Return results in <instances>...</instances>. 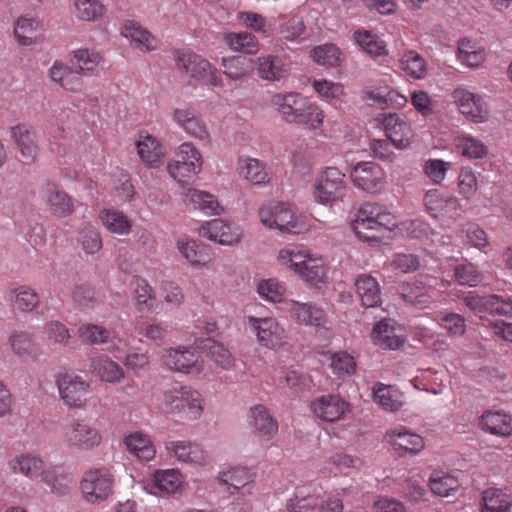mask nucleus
I'll return each instance as SVG.
<instances>
[{"mask_svg": "<svg viewBox=\"0 0 512 512\" xmlns=\"http://www.w3.org/2000/svg\"><path fill=\"white\" fill-rule=\"evenodd\" d=\"M453 143L457 152L470 160L483 159L488 154V147L471 134L459 133Z\"/></svg>", "mask_w": 512, "mask_h": 512, "instance_id": "864d4df0", "label": "nucleus"}, {"mask_svg": "<svg viewBox=\"0 0 512 512\" xmlns=\"http://www.w3.org/2000/svg\"><path fill=\"white\" fill-rule=\"evenodd\" d=\"M349 190L345 174L337 167L326 166L316 173L311 196L315 203L333 208L345 202Z\"/></svg>", "mask_w": 512, "mask_h": 512, "instance_id": "20e7f679", "label": "nucleus"}, {"mask_svg": "<svg viewBox=\"0 0 512 512\" xmlns=\"http://www.w3.org/2000/svg\"><path fill=\"white\" fill-rule=\"evenodd\" d=\"M385 136L397 150H407L414 142L412 125L396 113L384 114L380 120Z\"/></svg>", "mask_w": 512, "mask_h": 512, "instance_id": "aec40b11", "label": "nucleus"}, {"mask_svg": "<svg viewBox=\"0 0 512 512\" xmlns=\"http://www.w3.org/2000/svg\"><path fill=\"white\" fill-rule=\"evenodd\" d=\"M42 334L50 344L58 346H66L71 339L70 330L59 320L47 321L43 325Z\"/></svg>", "mask_w": 512, "mask_h": 512, "instance_id": "338daca9", "label": "nucleus"}, {"mask_svg": "<svg viewBox=\"0 0 512 512\" xmlns=\"http://www.w3.org/2000/svg\"><path fill=\"white\" fill-rule=\"evenodd\" d=\"M164 450L170 459L193 468H203L211 463L208 451L199 443L191 440H168Z\"/></svg>", "mask_w": 512, "mask_h": 512, "instance_id": "4468645a", "label": "nucleus"}, {"mask_svg": "<svg viewBox=\"0 0 512 512\" xmlns=\"http://www.w3.org/2000/svg\"><path fill=\"white\" fill-rule=\"evenodd\" d=\"M258 218L266 229L283 234L299 235L308 232L311 227L309 217L289 202L263 203L258 209Z\"/></svg>", "mask_w": 512, "mask_h": 512, "instance_id": "7ed1b4c3", "label": "nucleus"}, {"mask_svg": "<svg viewBox=\"0 0 512 512\" xmlns=\"http://www.w3.org/2000/svg\"><path fill=\"white\" fill-rule=\"evenodd\" d=\"M481 512H512V494L502 488L488 487L481 493Z\"/></svg>", "mask_w": 512, "mask_h": 512, "instance_id": "a19ab883", "label": "nucleus"}, {"mask_svg": "<svg viewBox=\"0 0 512 512\" xmlns=\"http://www.w3.org/2000/svg\"><path fill=\"white\" fill-rule=\"evenodd\" d=\"M451 98L466 120L475 124H482L489 120V107L482 95L458 87L452 91Z\"/></svg>", "mask_w": 512, "mask_h": 512, "instance_id": "dca6fc26", "label": "nucleus"}, {"mask_svg": "<svg viewBox=\"0 0 512 512\" xmlns=\"http://www.w3.org/2000/svg\"><path fill=\"white\" fill-rule=\"evenodd\" d=\"M197 233L200 237L225 247L237 246L244 236L241 226L221 218L203 222Z\"/></svg>", "mask_w": 512, "mask_h": 512, "instance_id": "2eb2a0df", "label": "nucleus"}, {"mask_svg": "<svg viewBox=\"0 0 512 512\" xmlns=\"http://www.w3.org/2000/svg\"><path fill=\"white\" fill-rule=\"evenodd\" d=\"M479 427L491 435L510 437L512 436V417L502 411H486L479 419Z\"/></svg>", "mask_w": 512, "mask_h": 512, "instance_id": "ea45409f", "label": "nucleus"}, {"mask_svg": "<svg viewBox=\"0 0 512 512\" xmlns=\"http://www.w3.org/2000/svg\"><path fill=\"white\" fill-rule=\"evenodd\" d=\"M49 212L57 218H66L74 213L73 199L63 190L51 188L46 196Z\"/></svg>", "mask_w": 512, "mask_h": 512, "instance_id": "4d7b16f0", "label": "nucleus"}, {"mask_svg": "<svg viewBox=\"0 0 512 512\" xmlns=\"http://www.w3.org/2000/svg\"><path fill=\"white\" fill-rule=\"evenodd\" d=\"M183 201L187 207L201 212L205 216H220L224 213V206L213 193L198 189L188 188L183 194Z\"/></svg>", "mask_w": 512, "mask_h": 512, "instance_id": "c85d7f7f", "label": "nucleus"}, {"mask_svg": "<svg viewBox=\"0 0 512 512\" xmlns=\"http://www.w3.org/2000/svg\"><path fill=\"white\" fill-rule=\"evenodd\" d=\"M256 473L252 468L242 465H227L216 476L217 483L226 488V492L235 495L241 490L251 494Z\"/></svg>", "mask_w": 512, "mask_h": 512, "instance_id": "6ab92c4d", "label": "nucleus"}, {"mask_svg": "<svg viewBox=\"0 0 512 512\" xmlns=\"http://www.w3.org/2000/svg\"><path fill=\"white\" fill-rule=\"evenodd\" d=\"M78 242L86 254H95L102 249L103 242L99 229L90 224L85 223L81 227L78 236Z\"/></svg>", "mask_w": 512, "mask_h": 512, "instance_id": "0e129e2a", "label": "nucleus"}, {"mask_svg": "<svg viewBox=\"0 0 512 512\" xmlns=\"http://www.w3.org/2000/svg\"><path fill=\"white\" fill-rule=\"evenodd\" d=\"M286 291V286L275 278L262 279L256 285L258 296L272 304L283 302Z\"/></svg>", "mask_w": 512, "mask_h": 512, "instance_id": "052dcab7", "label": "nucleus"}, {"mask_svg": "<svg viewBox=\"0 0 512 512\" xmlns=\"http://www.w3.org/2000/svg\"><path fill=\"white\" fill-rule=\"evenodd\" d=\"M167 411L186 421H197L205 411V399L200 391L191 386H173L162 395Z\"/></svg>", "mask_w": 512, "mask_h": 512, "instance_id": "39448f33", "label": "nucleus"}, {"mask_svg": "<svg viewBox=\"0 0 512 512\" xmlns=\"http://www.w3.org/2000/svg\"><path fill=\"white\" fill-rule=\"evenodd\" d=\"M137 154L148 168H159L164 162L166 151L161 142L148 133H140L136 140Z\"/></svg>", "mask_w": 512, "mask_h": 512, "instance_id": "473e14b6", "label": "nucleus"}, {"mask_svg": "<svg viewBox=\"0 0 512 512\" xmlns=\"http://www.w3.org/2000/svg\"><path fill=\"white\" fill-rule=\"evenodd\" d=\"M422 203L426 213L433 219L445 222L459 219L464 210L461 200L451 194L437 188H431L424 192Z\"/></svg>", "mask_w": 512, "mask_h": 512, "instance_id": "f8f14e48", "label": "nucleus"}, {"mask_svg": "<svg viewBox=\"0 0 512 512\" xmlns=\"http://www.w3.org/2000/svg\"><path fill=\"white\" fill-rule=\"evenodd\" d=\"M290 317L298 324L314 328H323L327 323L326 312L313 303L295 300L286 302Z\"/></svg>", "mask_w": 512, "mask_h": 512, "instance_id": "bb28decb", "label": "nucleus"}, {"mask_svg": "<svg viewBox=\"0 0 512 512\" xmlns=\"http://www.w3.org/2000/svg\"><path fill=\"white\" fill-rule=\"evenodd\" d=\"M49 77L52 82L58 84L67 91L76 92L82 89L83 83L76 70L63 62L55 61L49 69Z\"/></svg>", "mask_w": 512, "mask_h": 512, "instance_id": "49530a36", "label": "nucleus"}, {"mask_svg": "<svg viewBox=\"0 0 512 512\" xmlns=\"http://www.w3.org/2000/svg\"><path fill=\"white\" fill-rule=\"evenodd\" d=\"M221 65L224 75L233 81L247 79L252 73V64L250 60L241 57L223 58Z\"/></svg>", "mask_w": 512, "mask_h": 512, "instance_id": "e2e57ef3", "label": "nucleus"}, {"mask_svg": "<svg viewBox=\"0 0 512 512\" xmlns=\"http://www.w3.org/2000/svg\"><path fill=\"white\" fill-rule=\"evenodd\" d=\"M275 261L279 268L315 288L321 289L329 283L327 260L309 248L286 245L277 251Z\"/></svg>", "mask_w": 512, "mask_h": 512, "instance_id": "f257e3e1", "label": "nucleus"}, {"mask_svg": "<svg viewBox=\"0 0 512 512\" xmlns=\"http://www.w3.org/2000/svg\"><path fill=\"white\" fill-rule=\"evenodd\" d=\"M247 420L253 433L264 440H271L278 432V424L269 410L261 404L250 407Z\"/></svg>", "mask_w": 512, "mask_h": 512, "instance_id": "2f4dec72", "label": "nucleus"}, {"mask_svg": "<svg viewBox=\"0 0 512 512\" xmlns=\"http://www.w3.org/2000/svg\"><path fill=\"white\" fill-rule=\"evenodd\" d=\"M356 292L365 307H376L381 303L378 281L370 275H359L355 280Z\"/></svg>", "mask_w": 512, "mask_h": 512, "instance_id": "5fc2aeb1", "label": "nucleus"}, {"mask_svg": "<svg viewBox=\"0 0 512 512\" xmlns=\"http://www.w3.org/2000/svg\"><path fill=\"white\" fill-rule=\"evenodd\" d=\"M349 176L355 187L369 193H379L386 188V173L373 161H361L351 165Z\"/></svg>", "mask_w": 512, "mask_h": 512, "instance_id": "f3484780", "label": "nucleus"}, {"mask_svg": "<svg viewBox=\"0 0 512 512\" xmlns=\"http://www.w3.org/2000/svg\"><path fill=\"white\" fill-rule=\"evenodd\" d=\"M399 68L415 80L425 79L428 75L426 60L414 50L404 51L398 59Z\"/></svg>", "mask_w": 512, "mask_h": 512, "instance_id": "6e6d98bb", "label": "nucleus"}, {"mask_svg": "<svg viewBox=\"0 0 512 512\" xmlns=\"http://www.w3.org/2000/svg\"><path fill=\"white\" fill-rule=\"evenodd\" d=\"M453 163L438 158H428L422 164L423 174L435 185H441Z\"/></svg>", "mask_w": 512, "mask_h": 512, "instance_id": "69168bd1", "label": "nucleus"}, {"mask_svg": "<svg viewBox=\"0 0 512 512\" xmlns=\"http://www.w3.org/2000/svg\"><path fill=\"white\" fill-rule=\"evenodd\" d=\"M224 40L230 49L235 52L256 54L260 49L257 38L248 32L226 33Z\"/></svg>", "mask_w": 512, "mask_h": 512, "instance_id": "680f3d73", "label": "nucleus"}, {"mask_svg": "<svg viewBox=\"0 0 512 512\" xmlns=\"http://www.w3.org/2000/svg\"><path fill=\"white\" fill-rule=\"evenodd\" d=\"M161 361L168 369L185 374H199L203 370L201 357L183 346L165 349Z\"/></svg>", "mask_w": 512, "mask_h": 512, "instance_id": "5701e85b", "label": "nucleus"}, {"mask_svg": "<svg viewBox=\"0 0 512 512\" xmlns=\"http://www.w3.org/2000/svg\"><path fill=\"white\" fill-rule=\"evenodd\" d=\"M114 482V475L109 468H91L80 481L81 495L89 504L102 503L112 495Z\"/></svg>", "mask_w": 512, "mask_h": 512, "instance_id": "9b49d317", "label": "nucleus"}, {"mask_svg": "<svg viewBox=\"0 0 512 512\" xmlns=\"http://www.w3.org/2000/svg\"><path fill=\"white\" fill-rule=\"evenodd\" d=\"M40 22L33 16H21L14 25V36L17 42L23 46H31L36 43V32Z\"/></svg>", "mask_w": 512, "mask_h": 512, "instance_id": "bf43d9fd", "label": "nucleus"}, {"mask_svg": "<svg viewBox=\"0 0 512 512\" xmlns=\"http://www.w3.org/2000/svg\"><path fill=\"white\" fill-rule=\"evenodd\" d=\"M173 58L176 67L190 78L213 87L222 85L219 70L203 56L189 50H176Z\"/></svg>", "mask_w": 512, "mask_h": 512, "instance_id": "9d476101", "label": "nucleus"}, {"mask_svg": "<svg viewBox=\"0 0 512 512\" xmlns=\"http://www.w3.org/2000/svg\"><path fill=\"white\" fill-rule=\"evenodd\" d=\"M237 173L249 186L256 188L267 187L272 181V173L262 160L241 155L237 159Z\"/></svg>", "mask_w": 512, "mask_h": 512, "instance_id": "b1692460", "label": "nucleus"}, {"mask_svg": "<svg viewBox=\"0 0 512 512\" xmlns=\"http://www.w3.org/2000/svg\"><path fill=\"white\" fill-rule=\"evenodd\" d=\"M310 410L318 419L333 423L344 420L351 412L348 401L338 394H327L316 397L310 403Z\"/></svg>", "mask_w": 512, "mask_h": 512, "instance_id": "4be33fe9", "label": "nucleus"}, {"mask_svg": "<svg viewBox=\"0 0 512 512\" xmlns=\"http://www.w3.org/2000/svg\"><path fill=\"white\" fill-rule=\"evenodd\" d=\"M7 466L12 474L22 475L30 480H35L41 478L47 465L40 455L22 452L11 457L7 462Z\"/></svg>", "mask_w": 512, "mask_h": 512, "instance_id": "c756f323", "label": "nucleus"}, {"mask_svg": "<svg viewBox=\"0 0 512 512\" xmlns=\"http://www.w3.org/2000/svg\"><path fill=\"white\" fill-rule=\"evenodd\" d=\"M258 76L270 82H278L288 74L287 64L278 56L266 55L256 60Z\"/></svg>", "mask_w": 512, "mask_h": 512, "instance_id": "c03bdc74", "label": "nucleus"}, {"mask_svg": "<svg viewBox=\"0 0 512 512\" xmlns=\"http://www.w3.org/2000/svg\"><path fill=\"white\" fill-rule=\"evenodd\" d=\"M204 159L200 150L190 141L181 143L174 158L167 164L169 176L178 184H185L203 170Z\"/></svg>", "mask_w": 512, "mask_h": 512, "instance_id": "6e6552de", "label": "nucleus"}, {"mask_svg": "<svg viewBox=\"0 0 512 512\" xmlns=\"http://www.w3.org/2000/svg\"><path fill=\"white\" fill-rule=\"evenodd\" d=\"M75 17L83 22L96 23L105 15V6L100 0H71Z\"/></svg>", "mask_w": 512, "mask_h": 512, "instance_id": "13d9d810", "label": "nucleus"}, {"mask_svg": "<svg viewBox=\"0 0 512 512\" xmlns=\"http://www.w3.org/2000/svg\"><path fill=\"white\" fill-rule=\"evenodd\" d=\"M59 399L72 409H83L88 404L91 384L72 370H61L54 376Z\"/></svg>", "mask_w": 512, "mask_h": 512, "instance_id": "1a4fd4ad", "label": "nucleus"}, {"mask_svg": "<svg viewBox=\"0 0 512 512\" xmlns=\"http://www.w3.org/2000/svg\"><path fill=\"white\" fill-rule=\"evenodd\" d=\"M120 34L141 52L149 53L159 48V40L156 36L136 21L127 20L123 24Z\"/></svg>", "mask_w": 512, "mask_h": 512, "instance_id": "7c9ffc66", "label": "nucleus"}, {"mask_svg": "<svg viewBox=\"0 0 512 512\" xmlns=\"http://www.w3.org/2000/svg\"><path fill=\"white\" fill-rule=\"evenodd\" d=\"M70 56L77 74L83 76L95 74L103 62V58L99 52L88 48L73 50Z\"/></svg>", "mask_w": 512, "mask_h": 512, "instance_id": "a18cd8bd", "label": "nucleus"}, {"mask_svg": "<svg viewBox=\"0 0 512 512\" xmlns=\"http://www.w3.org/2000/svg\"><path fill=\"white\" fill-rule=\"evenodd\" d=\"M270 102L287 123L302 125L311 131H319L324 125V110L300 93H276Z\"/></svg>", "mask_w": 512, "mask_h": 512, "instance_id": "f03ea898", "label": "nucleus"}, {"mask_svg": "<svg viewBox=\"0 0 512 512\" xmlns=\"http://www.w3.org/2000/svg\"><path fill=\"white\" fill-rule=\"evenodd\" d=\"M98 219L102 226L114 235L128 236L133 228V220L123 211L113 207L101 209Z\"/></svg>", "mask_w": 512, "mask_h": 512, "instance_id": "f704fd0d", "label": "nucleus"}, {"mask_svg": "<svg viewBox=\"0 0 512 512\" xmlns=\"http://www.w3.org/2000/svg\"><path fill=\"white\" fill-rule=\"evenodd\" d=\"M246 321L250 332L261 347L278 350L287 344V332L275 317L247 316Z\"/></svg>", "mask_w": 512, "mask_h": 512, "instance_id": "ddd939ff", "label": "nucleus"}, {"mask_svg": "<svg viewBox=\"0 0 512 512\" xmlns=\"http://www.w3.org/2000/svg\"><path fill=\"white\" fill-rule=\"evenodd\" d=\"M41 481L49 487L52 494L57 496L66 495L71 488V478L59 465L46 466Z\"/></svg>", "mask_w": 512, "mask_h": 512, "instance_id": "3c124183", "label": "nucleus"}, {"mask_svg": "<svg viewBox=\"0 0 512 512\" xmlns=\"http://www.w3.org/2000/svg\"><path fill=\"white\" fill-rule=\"evenodd\" d=\"M9 135L20 153L21 161L32 164L39 154L35 131L26 124H16L9 129Z\"/></svg>", "mask_w": 512, "mask_h": 512, "instance_id": "a878e982", "label": "nucleus"}, {"mask_svg": "<svg viewBox=\"0 0 512 512\" xmlns=\"http://www.w3.org/2000/svg\"><path fill=\"white\" fill-rule=\"evenodd\" d=\"M61 440L71 451L88 452L101 446L103 434L96 421L79 418L64 425Z\"/></svg>", "mask_w": 512, "mask_h": 512, "instance_id": "423d86ee", "label": "nucleus"}, {"mask_svg": "<svg viewBox=\"0 0 512 512\" xmlns=\"http://www.w3.org/2000/svg\"><path fill=\"white\" fill-rule=\"evenodd\" d=\"M353 40L355 44L365 53L372 57H382L388 55V47L386 42L365 29H358L353 32Z\"/></svg>", "mask_w": 512, "mask_h": 512, "instance_id": "603ef678", "label": "nucleus"}, {"mask_svg": "<svg viewBox=\"0 0 512 512\" xmlns=\"http://www.w3.org/2000/svg\"><path fill=\"white\" fill-rule=\"evenodd\" d=\"M6 299L11 310L21 315L32 314L41 305V297L38 291L27 284H19L10 288Z\"/></svg>", "mask_w": 512, "mask_h": 512, "instance_id": "393cba45", "label": "nucleus"}, {"mask_svg": "<svg viewBox=\"0 0 512 512\" xmlns=\"http://www.w3.org/2000/svg\"><path fill=\"white\" fill-rule=\"evenodd\" d=\"M316 96L328 103H342L346 97L345 87L340 82H335L326 78H313L310 80Z\"/></svg>", "mask_w": 512, "mask_h": 512, "instance_id": "09e8293b", "label": "nucleus"}, {"mask_svg": "<svg viewBox=\"0 0 512 512\" xmlns=\"http://www.w3.org/2000/svg\"><path fill=\"white\" fill-rule=\"evenodd\" d=\"M126 450L137 460L152 462L156 458L157 448L151 435L143 430L128 431L123 438Z\"/></svg>", "mask_w": 512, "mask_h": 512, "instance_id": "cd10ccee", "label": "nucleus"}, {"mask_svg": "<svg viewBox=\"0 0 512 512\" xmlns=\"http://www.w3.org/2000/svg\"><path fill=\"white\" fill-rule=\"evenodd\" d=\"M152 482L163 494L173 495L183 489L185 477L177 468L157 469L152 474Z\"/></svg>", "mask_w": 512, "mask_h": 512, "instance_id": "79ce46f5", "label": "nucleus"}, {"mask_svg": "<svg viewBox=\"0 0 512 512\" xmlns=\"http://www.w3.org/2000/svg\"><path fill=\"white\" fill-rule=\"evenodd\" d=\"M428 486L436 496H453L461 487L459 473L456 470H434L429 476Z\"/></svg>", "mask_w": 512, "mask_h": 512, "instance_id": "c9c22d12", "label": "nucleus"}, {"mask_svg": "<svg viewBox=\"0 0 512 512\" xmlns=\"http://www.w3.org/2000/svg\"><path fill=\"white\" fill-rule=\"evenodd\" d=\"M132 301L137 311H150L156 300V294L149 282L141 276H133L130 282Z\"/></svg>", "mask_w": 512, "mask_h": 512, "instance_id": "37998d69", "label": "nucleus"}, {"mask_svg": "<svg viewBox=\"0 0 512 512\" xmlns=\"http://www.w3.org/2000/svg\"><path fill=\"white\" fill-rule=\"evenodd\" d=\"M486 49L476 40L464 38L458 43L457 61L466 68L477 69L486 61Z\"/></svg>", "mask_w": 512, "mask_h": 512, "instance_id": "58836bf2", "label": "nucleus"}, {"mask_svg": "<svg viewBox=\"0 0 512 512\" xmlns=\"http://www.w3.org/2000/svg\"><path fill=\"white\" fill-rule=\"evenodd\" d=\"M329 366L336 377L344 379L354 374L357 364L351 354L346 351H339L330 355Z\"/></svg>", "mask_w": 512, "mask_h": 512, "instance_id": "774afa93", "label": "nucleus"}, {"mask_svg": "<svg viewBox=\"0 0 512 512\" xmlns=\"http://www.w3.org/2000/svg\"><path fill=\"white\" fill-rule=\"evenodd\" d=\"M175 248L183 262L192 269H210L213 265L208 247L196 239L181 236L177 238Z\"/></svg>", "mask_w": 512, "mask_h": 512, "instance_id": "412c9836", "label": "nucleus"}, {"mask_svg": "<svg viewBox=\"0 0 512 512\" xmlns=\"http://www.w3.org/2000/svg\"><path fill=\"white\" fill-rule=\"evenodd\" d=\"M352 228L359 239L367 242L376 241L377 237L367 234L366 231L395 229L394 215L383 205L365 203L358 210Z\"/></svg>", "mask_w": 512, "mask_h": 512, "instance_id": "0eeeda50", "label": "nucleus"}, {"mask_svg": "<svg viewBox=\"0 0 512 512\" xmlns=\"http://www.w3.org/2000/svg\"><path fill=\"white\" fill-rule=\"evenodd\" d=\"M371 339L375 345L388 350H396L405 342V338L396 333L394 322L390 319L381 320L374 325Z\"/></svg>", "mask_w": 512, "mask_h": 512, "instance_id": "4c0bfd02", "label": "nucleus"}, {"mask_svg": "<svg viewBox=\"0 0 512 512\" xmlns=\"http://www.w3.org/2000/svg\"><path fill=\"white\" fill-rule=\"evenodd\" d=\"M89 371L104 383L119 384L125 379L123 367L107 355L92 357Z\"/></svg>", "mask_w": 512, "mask_h": 512, "instance_id": "72a5a7b5", "label": "nucleus"}, {"mask_svg": "<svg viewBox=\"0 0 512 512\" xmlns=\"http://www.w3.org/2000/svg\"><path fill=\"white\" fill-rule=\"evenodd\" d=\"M383 442L399 456H415L425 448V440L405 426L388 429Z\"/></svg>", "mask_w": 512, "mask_h": 512, "instance_id": "a211bd4d", "label": "nucleus"}, {"mask_svg": "<svg viewBox=\"0 0 512 512\" xmlns=\"http://www.w3.org/2000/svg\"><path fill=\"white\" fill-rule=\"evenodd\" d=\"M286 509L288 512H319V493L307 487L297 488L287 501Z\"/></svg>", "mask_w": 512, "mask_h": 512, "instance_id": "8fccbe9b", "label": "nucleus"}, {"mask_svg": "<svg viewBox=\"0 0 512 512\" xmlns=\"http://www.w3.org/2000/svg\"><path fill=\"white\" fill-rule=\"evenodd\" d=\"M8 345L12 353L21 359H36L37 345L33 335L24 330H15L8 337Z\"/></svg>", "mask_w": 512, "mask_h": 512, "instance_id": "de8ad7c7", "label": "nucleus"}, {"mask_svg": "<svg viewBox=\"0 0 512 512\" xmlns=\"http://www.w3.org/2000/svg\"><path fill=\"white\" fill-rule=\"evenodd\" d=\"M372 399L375 404L387 412H397L405 404L404 394L399 389L381 382L373 385Z\"/></svg>", "mask_w": 512, "mask_h": 512, "instance_id": "e433bc0d", "label": "nucleus"}]
</instances>
